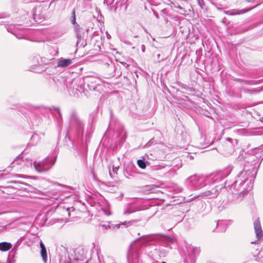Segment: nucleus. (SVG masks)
<instances>
[{
  "label": "nucleus",
  "instance_id": "f257e3e1",
  "mask_svg": "<svg viewBox=\"0 0 263 263\" xmlns=\"http://www.w3.org/2000/svg\"><path fill=\"white\" fill-rule=\"evenodd\" d=\"M206 179V177L203 175H194L188 177L185 183L189 189L197 190L205 185Z\"/></svg>",
  "mask_w": 263,
  "mask_h": 263
},
{
  "label": "nucleus",
  "instance_id": "f03ea898",
  "mask_svg": "<svg viewBox=\"0 0 263 263\" xmlns=\"http://www.w3.org/2000/svg\"><path fill=\"white\" fill-rule=\"evenodd\" d=\"M54 160H52L49 158H46L41 162H33V165L34 168L39 172H42L49 170L54 164Z\"/></svg>",
  "mask_w": 263,
  "mask_h": 263
},
{
  "label": "nucleus",
  "instance_id": "7ed1b4c3",
  "mask_svg": "<svg viewBox=\"0 0 263 263\" xmlns=\"http://www.w3.org/2000/svg\"><path fill=\"white\" fill-rule=\"evenodd\" d=\"M254 230L256 234V237L257 238L256 241H252L251 243H258L260 240L263 238V232L258 219H256L254 222Z\"/></svg>",
  "mask_w": 263,
  "mask_h": 263
},
{
  "label": "nucleus",
  "instance_id": "20e7f679",
  "mask_svg": "<svg viewBox=\"0 0 263 263\" xmlns=\"http://www.w3.org/2000/svg\"><path fill=\"white\" fill-rule=\"evenodd\" d=\"M102 82L100 78L96 77H90L88 80V86L90 90H96L97 86Z\"/></svg>",
  "mask_w": 263,
  "mask_h": 263
},
{
  "label": "nucleus",
  "instance_id": "39448f33",
  "mask_svg": "<svg viewBox=\"0 0 263 263\" xmlns=\"http://www.w3.org/2000/svg\"><path fill=\"white\" fill-rule=\"evenodd\" d=\"M139 246L136 243H133L129 247L127 254L128 258H136L138 257Z\"/></svg>",
  "mask_w": 263,
  "mask_h": 263
},
{
  "label": "nucleus",
  "instance_id": "423d86ee",
  "mask_svg": "<svg viewBox=\"0 0 263 263\" xmlns=\"http://www.w3.org/2000/svg\"><path fill=\"white\" fill-rule=\"evenodd\" d=\"M218 194V190L213 188L211 191H207L201 193V194L198 196V197H209V198H211L217 197Z\"/></svg>",
  "mask_w": 263,
  "mask_h": 263
},
{
  "label": "nucleus",
  "instance_id": "0eeeda50",
  "mask_svg": "<svg viewBox=\"0 0 263 263\" xmlns=\"http://www.w3.org/2000/svg\"><path fill=\"white\" fill-rule=\"evenodd\" d=\"M15 163L26 165L27 167H31L32 166V161L29 158H25V160H20V158L18 157L17 160H15L13 162V164Z\"/></svg>",
  "mask_w": 263,
  "mask_h": 263
},
{
  "label": "nucleus",
  "instance_id": "6e6552de",
  "mask_svg": "<svg viewBox=\"0 0 263 263\" xmlns=\"http://www.w3.org/2000/svg\"><path fill=\"white\" fill-rule=\"evenodd\" d=\"M258 5V4L256 5V6H255L252 8H248V9H241V10L233 9L230 11H229L228 14H229L230 15H237V14H243V13L247 12L249 11L250 10H252V9L256 7Z\"/></svg>",
  "mask_w": 263,
  "mask_h": 263
},
{
  "label": "nucleus",
  "instance_id": "1a4fd4ad",
  "mask_svg": "<svg viewBox=\"0 0 263 263\" xmlns=\"http://www.w3.org/2000/svg\"><path fill=\"white\" fill-rule=\"evenodd\" d=\"M40 245L41 247V254L43 260L45 263H46L47 261V251L45 248V245L43 242L41 241L40 242Z\"/></svg>",
  "mask_w": 263,
  "mask_h": 263
},
{
  "label": "nucleus",
  "instance_id": "9d476101",
  "mask_svg": "<svg viewBox=\"0 0 263 263\" xmlns=\"http://www.w3.org/2000/svg\"><path fill=\"white\" fill-rule=\"evenodd\" d=\"M71 63V60L61 59L59 61L57 66L62 68L66 67L69 66Z\"/></svg>",
  "mask_w": 263,
  "mask_h": 263
},
{
  "label": "nucleus",
  "instance_id": "9b49d317",
  "mask_svg": "<svg viewBox=\"0 0 263 263\" xmlns=\"http://www.w3.org/2000/svg\"><path fill=\"white\" fill-rule=\"evenodd\" d=\"M246 172H241L240 175L238 176V178L236 180V182L239 183L241 185H243L247 181V179L246 178Z\"/></svg>",
  "mask_w": 263,
  "mask_h": 263
},
{
  "label": "nucleus",
  "instance_id": "f8f14e48",
  "mask_svg": "<svg viewBox=\"0 0 263 263\" xmlns=\"http://www.w3.org/2000/svg\"><path fill=\"white\" fill-rule=\"evenodd\" d=\"M138 220H130V221H124L123 222H122L121 223H119V224H117L114 225L113 226V228L119 229V228H120L121 226H124L126 227H128L129 226H131L132 224L136 223L137 222H138Z\"/></svg>",
  "mask_w": 263,
  "mask_h": 263
},
{
  "label": "nucleus",
  "instance_id": "ddd939ff",
  "mask_svg": "<svg viewBox=\"0 0 263 263\" xmlns=\"http://www.w3.org/2000/svg\"><path fill=\"white\" fill-rule=\"evenodd\" d=\"M12 244L10 242H0V251L2 252L7 251L12 248Z\"/></svg>",
  "mask_w": 263,
  "mask_h": 263
},
{
  "label": "nucleus",
  "instance_id": "4468645a",
  "mask_svg": "<svg viewBox=\"0 0 263 263\" xmlns=\"http://www.w3.org/2000/svg\"><path fill=\"white\" fill-rule=\"evenodd\" d=\"M74 25V32L76 34L77 38L81 39L83 36V32L82 31L81 28L80 26L76 24Z\"/></svg>",
  "mask_w": 263,
  "mask_h": 263
},
{
  "label": "nucleus",
  "instance_id": "2eb2a0df",
  "mask_svg": "<svg viewBox=\"0 0 263 263\" xmlns=\"http://www.w3.org/2000/svg\"><path fill=\"white\" fill-rule=\"evenodd\" d=\"M189 251L194 256H196L199 254L200 249L199 248L191 246L189 248Z\"/></svg>",
  "mask_w": 263,
  "mask_h": 263
},
{
  "label": "nucleus",
  "instance_id": "dca6fc26",
  "mask_svg": "<svg viewBox=\"0 0 263 263\" xmlns=\"http://www.w3.org/2000/svg\"><path fill=\"white\" fill-rule=\"evenodd\" d=\"M263 88L258 89H246L244 90V92L246 93H249L250 94H253V93H257L260 92L262 91Z\"/></svg>",
  "mask_w": 263,
  "mask_h": 263
},
{
  "label": "nucleus",
  "instance_id": "f3484780",
  "mask_svg": "<svg viewBox=\"0 0 263 263\" xmlns=\"http://www.w3.org/2000/svg\"><path fill=\"white\" fill-rule=\"evenodd\" d=\"M211 178L213 182H218L222 179V175L221 173H218L213 176V177H211Z\"/></svg>",
  "mask_w": 263,
  "mask_h": 263
},
{
  "label": "nucleus",
  "instance_id": "a211bd4d",
  "mask_svg": "<svg viewBox=\"0 0 263 263\" xmlns=\"http://www.w3.org/2000/svg\"><path fill=\"white\" fill-rule=\"evenodd\" d=\"M71 22L72 24L76 25V10L73 9L71 12Z\"/></svg>",
  "mask_w": 263,
  "mask_h": 263
},
{
  "label": "nucleus",
  "instance_id": "6ab92c4d",
  "mask_svg": "<svg viewBox=\"0 0 263 263\" xmlns=\"http://www.w3.org/2000/svg\"><path fill=\"white\" fill-rule=\"evenodd\" d=\"M137 164L139 167L142 169L145 168L146 166L145 162L142 160H138Z\"/></svg>",
  "mask_w": 263,
  "mask_h": 263
},
{
  "label": "nucleus",
  "instance_id": "aec40b11",
  "mask_svg": "<svg viewBox=\"0 0 263 263\" xmlns=\"http://www.w3.org/2000/svg\"><path fill=\"white\" fill-rule=\"evenodd\" d=\"M241 82L247 85H254L256 84V83L254 81L251 80H242L241 81Z\"/></svg>",
  "mask_w": 263,
  "mask_h": 263
},
{
  "label": "nucleus",
  "instance_id": "412c9836",
  "mask_svg": "<svg viewBox=\"0 0 263 263\" xmlns=\"http://www.w3.org/2000/svg\"><path fill=\"white\" fill-rule=\"evenodd\" d=\"M197 3H198V5H199V6L200 7V8L201 9H203L205 5L203 0H197Z\"/></svg>",
  "mask_w": 263,
  "mask_h": 263
},
{
  "label": "nucleus",
  "instance_id": "4be33fe9",
  "mask_svg": "<svg viewBox=\"0 0 263 263\" xmlns=\"http://www.w3.org/2000/svg\"><path fill=\"white\" fill-rule=\"evenodd\" d=\"M134 212V211H133L132 210H131L129 208H127L126 209H125L123 212V214L124 215H126V214H131L132 213Z\"/></svg>",
  "mask_w": 263,
  "mask_h": 263
},
{
  "label": "nucleus",
  "instance_id": "5701e85b",
  "mask_svg": "<svg viewBox=\"0 0 263 263\" xmlns=\"http://www.w3.org/2000/svg\"><path fill=\"white\" fill-rule=\"evenodd\" d=\"M118 168H119V167H114V168H113V171H114V172L117 173V170H118Z\"/></svg>",
  "mask_w": 263,
  "mask_h": 263
},
{
  "label": "nucleus",
  "instance_id": "b1692460",
  "mask_svg": "<svg viewBox=\"0 0 263 263\" xmlns=\"http://www.w3.org/2000/svg\"><path fill=\"white\" fill-rule=\"evenodd\" d=\"M142 50L143 52H144V51H145V46L144 45L142 46Z\"/></svg>",
  "mask_w": 263,
  "mask_h": 263
},
{
  "label": "nucleus",
  "instance_id": "393cba45",
  "mask_svg": "<svg viewBox=\"0 0 263 263\" xmlns=\"http://www.w3.org/2000/svg\"><path fill=\"white\" fill-rule=\"evenodd\" d=\"M249 183H250V184H251V182L250 180L249 181ZM252 185H251V186L250 187V189L249 190H250L252 189Z\"/></svg>",
  "mask_w": 263,
  "mask_h": 263
},
{
  "label": "nucleus",
  "instance_id": "a878e982",
  "mask_svg": "<svg viewBox=\"0 0 263 263\" xmlns=\"http://www.w3.org/2000/svg\"><path fill=\"white\" fill-rule=\"evenodd\" d=\"M36 136H37V135H33L32 137V138H35Z\"/></svg>",
  "mask_w": 263,
  "mask_h": 263
},
{
  "label": "nucleus",
  "instance_id": "bb28decb",
  "mask_svg": "<svg viewBox=\"0 0 263 263\" xmlns=\"http://www.w3.org/2000/svg\"><path fill=\"white\" fill-rule=\"evenodd\" d=\"M160 54H158L157 57H158V59L160 58Z\"/></svg>",
  "mask_w": 263,
  "mask_h": 263
},
{
  "label": "nucleus",
  "instance_id": "cd10ccee",
  "mask_svg": "<svg viewBox=\"0 0 263 263\" xmlns=\"http://www.w3.org/2000/svg\"><path fill=\"white\" fill-rule=\"evenodd\" d=\"M259 149H259V148H255V150H257V151H258V150H259Z\"/></svg>",
  "mask_w": 263,
  "mask_h": 263
},
{
  "label": "nucleus",
  "instance_id": "c85d7f7f",
  "mask_svg": "<svg viewBox=\"0 0 263 263\" xmlns=\"http://www.w3.org/2000/svg\"><path fill=\"white\" fill-rule=\"evenodd\" d=\"M105 2H106V3H107L108 2V0H104Z\"/></svg>",
  "mask_w": 263,
  "mask_h": 263
},
{
  "label": "nucleus",
  "instance_id": "c756f323",
  "mask_svg": "<svg viewBox=\"0 0 263 263\" xmlns=\"http://www.w3.org/2000/svg\"><path fill=\"white\" fill-rule=\"evenodd\" d=\"M162 263H166V262L165 261H162Z\"/></svg>",
  "mask_w": 263,
  "mask_h": 263
}]
</instances>
